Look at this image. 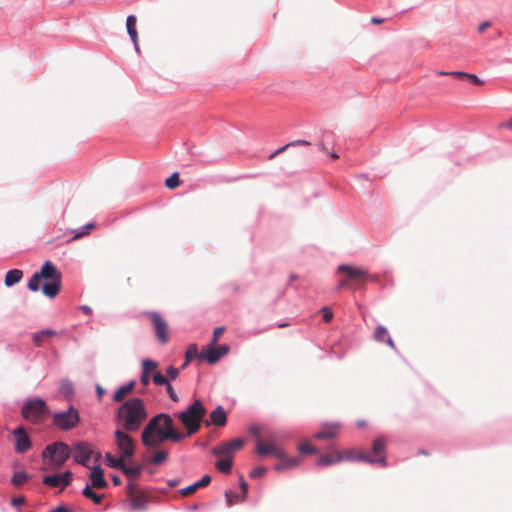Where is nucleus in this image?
I'll list each match as a JSON object with an SVG mask.
<instances>
[{
    "label": "nucleus",
    "mask_w": 512,
    "mask_h": 512,
    "mask_svg": "<svg viewBox=\"0 0 512 512\" xmlns=\"http://www.w3.org/2000/svg\"><path fill=\"white\" fill-rule=\"evenodd\" d=\"M141 467L139 466H127L125 462L121 468V471L130 478H137L141 473Z\"/></svg>",
    "instance_id": "32"
},
{
    "label": "nucleus",
    "mask_w": 512,
    "mask_h": 512,
    "mask_svg": "<svg viewBox=\"0 0 512 512\" xmlns=\"http://www.w3.org/2000/svg\"><path fill=\"white\" fill-rule=\"evenodd\" d=\"M384 20L383 19H380V18H376V17H373L371 19V22L374 23V24H380L382 23Z\"/></svg>",
    "instance_id": "64"
},
{
    "label": "nucleus",
    "mask_w": 512,
    "mask_h": 512,
    "mask_svg": "<svg viewBox=\"0 0 512 512\" xmlns=\"http://www.w3.org/2000/svg\"><path fill=\"white\" fill-rule=\"evenodd\" d=\"M144 315L150 319L157 340L161 344H166L169 341V326L167 321L162 315L155 311L145 312Z\"/></svg>",
    "instance_id": "8"
},
{
    "label": "nucleus",
    "mask_w": 512,
    "mask_h": 512,
    "mask_svg": "<svg viewBox=\"0 0 512 512\" xmlns=\"http://www.w3.org/2000/svg\"><path fill=\"white\" fill-rule=\"evenodd\" d=\"M13 435L15 438V451L17 453H25L31 448L32 444L30 438L22 426L16 428L13 431Z\"/></svg>",
    "instance_id": "12"
},
{
    "label": "nucleus",
    "mask_w": 512,
    "mask_h": 512,
    "mask_svg": "<svg viewBox=\"0 0 512 512\" xmlns=\"http://www.w3.org/2000/svg\"><path fill=\"white\" fill-rule=\"evenodd\" d=\"M71 481L72 473L70 471H66L62 475H60V484L62 486V489L68 486L71 483Z\"/></svg>",
    "instance_id": "43"
},
{
    "label": "nucleus",
    "mask_w": 512,
    "mask_h": 512,
    "mask_svg": "<svg viewBox=\"0 0 512 512\" xmlns=\"http://www.w3.org/2000/svg\"><path fill=\"white\" fill-rule=\"evenodd\" d=\"M243 445L244 441L242 439H234L220 446L214 447L212 449V454L215 456L232 455L233 452L241 449Z\"/></svg>",
    "instance_id": "14"
},
{
    "label": "nucleus",
    "mask_w": 512,
    "mask_h": 512,
    "mask_svg": "<svg viewBox=\"0 0 512 512\" xmlns=\"http://www.w3.org/2000/svg\"><path fill=\"white\" fill-rule=\"evenodd\" d=\"M350 281L348 280V277H346L345 279L341 280L337 286V289L340 290L342 289L343 287H345L346 285H348Z\"/></svg>",
    "instance_id": "61"
},
{
    "label": "nucleus",
    "mask_w": 512,
    "mask_h": 512,
    "mask_svg": "<svg viewBox=\"0 0 512 512\" xmlns=\"http://www.w3.org/2000/svg\"><path fill=\"white\" fill-rule=\"evenodd\" d=\"M41 279H43V276L41 275V271L34 273L28 282V289L32 292L38 291L39 287H40Z\"/></svg>",
    "instance_id": "33"
},
{
    "label": "nucleus",
    "mask_w": 512,
    "mask_h": 512,
    "mask_svg": "<svg viewBox=\"0 0 512 512\" xmlns=\"http://www.w3.org/2000/svg\"><path fill=\"white\" fill-rule=\"evenodd\" d=\"M227 422V415L222 406H218L210 414V421H206L205 425L208 427L210 424L222 427Z\"/></svg>",
    "instance_id": "21"
},
{
    "label": "nucleus",
    "mask_w": 512,
    "mask_h": 512,
    "mask_svg": "<svg viewBox=\"0 0 512 512\" xmlns=\"http://www.w3.org/2000/svg\"><path fill=\"white\" fill-rule=\"evenodd\" d=\"M338 272L345 273L348 280L354 282L357 286H363L369 278V274L365 269L350 265H340Z\"/></svg>",
    "instance_id": "11"
},
{
    "label": "nucleus",
    "mask_w": 512,
    "mask_h": 512,
    "mask_svg": "<svg viewBox=\"0 0 512 512\" xmlns=\"http://www.w3.org/2000/svg\"><path fill=\"white\" fill-rule=\"evenodd\" d=\"M83 496L93 501L94 504H100L102 502V499L104 497L103 494H97L93 491V488L89 485H86V487L82 491Z\"/></svg>",
    "instance_id": "31"
},
{
    "label": "nucleus",
    "mask_w": 512,
    "mask_h": 512,
    "mask_svg": "<svg viewBox=\"0 0 512 512\" xmlns=\"http://www.w3.org/2000/svg\"><path fill=\"white\" fill-rule=\"evenodd\" d=\"M125 458L120 455L119 458L114 457L111 453H107L105 455V461L107 465L111 468L121 470L123 463L125 462Z\"/></svg>",
    "instance_id": "30"
},
{
    "label": "nucleus",
    "mask_w": 512,
    "mask_h": 512,
    "mask_svg": "<svg viewBox=\"0 0 512 512\" xmlns=\"http://www.w3.org/2000/svg\"><path fill=\"white\" fill-rule=\"evenodd\" d=\"M128 432L123 429H118L114 432L118 452L125 459L132 457L135 453V441Z\"/></svg>",
    "instance_id": "7"
},
{
    "label": "nucleus",
    "mask_w": 512,
    "mask_h": 512,
    "mask_svg": "<svg viewBox=\"0 0 512 512\" xmlns=\"http://www.w3.org/2000/svg\"><path fill=\"white\" fill-rule=\"evenodd\" d=\"M266 468L264 467H256L250 472V477L257 478L261 477L266 473Z\"/></svg>",
    "instance_id": "48"
},
{
    "label": "nucleus",
    "mask_w": 512,
    "mask_h": 512,
    "mask_svg": "<svg viewBox=\"0 0 512 512\" xmlns=\"http://www.w3.org/2000/svg\"><path fill=\"white\" fill-rule=\"evenodd\" d=\"M90 485L92 488L95 489H104L108 486V482L104 478V471L100 466H95L90 475Z\"/></svg>",
    "instance_id": "17"
},
{
    "label": "nucleus",
    "mask_w": 512,
    "mask_h": 512,
    "mask_svg": "<svg viewBox=\"0 0 512 512\" xmlns=\"http://www.w3.org/2000/svg\"><path fill=\"white\" fill-rule=\"evenodd\" d=\"M465 79H469L475 85H481L483 82L474 74H468Z\"/></svg>",
    "instance_id": "55"
},
{
    "label": "nucleus",
    "mask_w": 512,
    "mask_h": 512,
    "mask_svg": "<svg viewBox=\"0 0 512 512\" xmlns=\"http://www.w3.org/2000/svg\"><path fill=\"white\" fill-rule=\"evenodd\" d=\"M225 497H226V500H227V502H228V505H230V506H231V505H233V504L235 503L234 498H235V499L237 498V496H236V495H234L232 492H229V491H227V492L225 493Z\"/></svg>",
    "instance_id": "56"
},
{
    "label": "nucleus",
    "mask_w": 512,
    "mask_h": 512,
    "mask_svg": "<svg viewBox=\"0 0 512 512\" xmlns=\"http://www.w3.org/2000/svg\"><path fill=\"white\" fill-rule=\"evenodd\" d=\"M135 383L132 381L127 385L119 387L113 395V400L115 402H121L123 399L133 391Z\"/></svg>",
    "instance_id": "27"
},
{
    "label": "nucleus",
    "mask_w": 512,
    "mask_h": 512,
    "mask_svg": "<svg viewBox=\"0 0 512 512\" xmlns=\"http://www.w3.org/2000/svg\"><path fill=\"white\" fill-rule=\"evenodd\" d=\"M206 414V409L200 400H195L186 410L179 413L178 418L187 430V436L197 433Z\"/></svg>",
    "instance_id": "4"
},
{
    "label": "nucleus",
    "mask_w": 512,
    "mask_h": 512,
    "mask_svg": "<svg viewBox=\"0 0 512 512\" xmlns=\"http://www.w3.org/2000/svg\"><path fill=\"white\" fill-rule=\"evenodd\" d=\"M167 377L171 380H175L179 375V370L177 368H174L173 366L168 367L167 371Z\"/></svg>",
    "instance_id": "50"
},
{
    "label": "nucleus",
    "mask_w": 512,
    "mask_h": 512,
    "mask_svg": "<svg viewBox=\"0 0 512 512\" xmlns=\"http://www.w3.org/2000/svg\"><path fill=\"white\" fill-rule=\"evenodd\" d=\"M345 457L349 460H360V461H365V462H368L371 464L378 463V464H381L382 466H386V464H387L386 457L384 455H381L379 457H371V456L366 455L362 451H353V450L347 451L345 453Z\"/></svg>",
    "instance_id": "15"
},
{
    "label": "nucleus",
    "mask_w": 512,
    "mask_h": 512,
    "mask_svg": "<svg viewBox=\"0 0 512 512\" xmlns=\"http://www.w3.org/2000/svg\"><path fill=\"white\" fill-rule=\"evenodd\" d=\"M42 481L44 484L51 486V487H57V486L61 485L59 474L44 476Z\"/></svg>",
    "instance_id": "39"
},
{
    "label": "nucleus",
    "mask_w": 512,
    "mask_h": 512,
    "mask_svg": "<svg viewBox=\"0 0 512 512\" xmlns=\"http://www.w3.org/2000/svg\"><path fill=\"white\" fill-rule=\"evenodd\" d=\"M221 459L216 462V468L223 472L229 473L232 469L233 459L231 455H221Z\"/></svg>",
    "instance_id": "28"
},
{
    "label": "nucleus",
    "mask_w": 512,
    "mask_h": 512,
    "mask_svg": "<svg viewBox=\"0 0 512 512\" xmlns=\"http://www.w3.org/2000/svg\"><path fill=\"white\" fill-rule=\"evenodd\" d=\"M96 391H97L99 400H101L105 393V390L100 385H97Z\"/></svg>",
    "instance_id": "62"
},
{
    "label": "nucleus",
    "mask_w": 512,
    "mask_h": 512,
    "mask_svg": "<svg viewBox=\"0 0 512 512\" xmlns=\"http://www.w3.org/2000/svg\"><path fill=\"white\" fill-rule=\"evenodd\" d=\"M136 22H137V19L134 15H129L126 19L127 32L135 46V49L138 51L139 47H138V33L136 30Z\"/></svg>",
    "instance_id": "23"
},
{
    "label": "nucleus",
    "mask_w": 512,
    "mask_h": 512,
    "mask_svg": "<svg viewBox=\"0 0 512 512\" xmlns=\"http://www.w3.org/2000/svg\"><path fill=\"white\" fill-rule=\"evenodd\" d=\"M255 452L265 457L268 455L282 456V450L277 446L275 438L273 436L267 437V439L259 438L257 440Z\"/></svg>",
    "instance_id": "10"
},
{
    "label": "nucleus",
    "mask_w": 512,
    "mask_h": 512,
    "mask_svg": "<svg viewBox=\"0 0 512 512\" xmlns=\"http://www.w3.org/2000/svg\"><path fill=\"white\" fill-rule=\"evenodd\" d=\"M58 332L53 329H44L32 335L35 346L40 347L49 338L57 336Z\"/></svg>",
    "instance_id": "24"
},
{
    "label": "nucleus",
    "mask_w": 512,
    "mask_h": 512,
    "mask_svg": "<svg viewBox=\"0 0 512 512\" xmlns=\"http://www.w3.org/2000/svg\"><path fill=\"white\" fill-rule=\"evenodd\" d=\"M240 486H241V490H242V494H243L242 499H244L246 494H247L248 486H247V483L245 481H242Z\"/></svg>",
    "instance_id": "59"
},
{
    "label": "nucleus",
    "mask_w": 512,
    "mask_h": 512,
    "mask_svg": "<svg viewBox=\"0 0 512 512\" xmlns=\"http://www.w3.org/2000/svg\"><path fill=\"white\" fill-rule=\"evenodd\" d=\"M165 185L169 189H175L180 185L179 173L174 172L170 177H168L165 181Z\"/></svg>",
    "instance_id": "38"
},
{
    "label": "nucleus",
    "mask_w": 512,
    "mask_h": 512,
    "mask_svg": "<svg viewBox=\"0 0 512 512\" xmlns=\"http://www.w3.org/2000/svg\"><path fill=\"white\" fill-rule=\"evenodd\" d=\"M29 479H30V477H29V475L26 472L19 471V472L14 473V475L12 477V483L15 486H20V485H22L23 483H25Z\"/></svg>",
    "instance_id": "35"
},
{
    "label": "nucleus",
    "mask_w": 512,
    "mask_h": 512,
    "mask_svg": "<svg viewBox=\"0 0 512 512\" xmlns=\"http://www.w3.org/2000/svg\"><path fill=\"white\" fill-rule=\"evenodd\" d=\"M224 331H225L224 327L215 328L213 331V337H212V341L210 344L216 345L217 341L223 335Z\"/></svg>",
    "instance_id": "45"
},
{
    "label": "nucleus",
    "mask_w": 512,
    "mask_h": 512,
    "mask_svg": "<svg viewBox=\"0 0 512 512\" xmlns=\"http://www.w3.org/2000/svg\"><path fill=\"white\" fill-rule=\"evenodd\" d=\"M24 503H25V498L23 496L14 497L11 500V504L13 506H20V505H23Z\"/></svg>",
    "instance_id": "53"
},
{
    "label": "nucleus",
    "mask_w": 512,
    "mask_h": 512,
    "mask_svg": "<svg viewBox=\"0 0 512 512\" xmlns=\"http://www.w3.org/2000/svg\"><path fill=\"white\" fill-rule=\"evenodd\" d=\"M386 447V441L383 437H378L375 439L372 445V452L375 455H380L384 453Z\"/></svg>",
    "instance_id": "34"
},
{
    "label": "nucleus",
    "mask_w": 512,
    "mask_h": 512,
    "mask_svg": "<svg viewBox=\"0 0 512 512\" xmlns=\"http://www.w3.org/2000/svg\"><path fill=\"white\" fill-rule=\"evenodd\" d=\"M210 482H211V477H210V475L206 474L198 482H196V485L198 486V488H201V487H205V486L209 485Z\"/></svg>",
    "instance_id": "51"
},
{
    "label": "nucleus",
    "mask_w": 512,
    "mask_h": 512,
    "mask_svg": "<svg viewBox=\"0 0 512 512\" xmlns=\"http://www.w3.org/2000/svg\"><path fill=\"white\" fill-rule=\"evenodd\" d=\"M321 313H322V317H323L324 322L328 323V322H330L332 320L333 313H332V311L328 307H323L321 309Z\"/></svg>",
    "instance_id": "47"
},
{
    "label": "nucleus",
    "mask_w": 512,
    "mask_h": 512,
    "mask_svg": "<svg viewBox=\"0 0 512 512\" xmlns=\"http://www.w3.org/2000/svg\"><path fill=\"white\" fill-rule=\"evenodd\" d=\"M46 413V403L42 399L28 401L22 408V416L35 424L40 423Z\"/></svg>",
    "instance_id": "6"
},
{
    "label": "nucleus",
    "mask_w": 512,
    "mask_h": 512,
    "mask_svg": "<svg viewBox=\"0 0 512 512\" xmlns=\"http://www.w3.org/2000/svg\"><path fill=\"white\" fill-rule=\"evenodd\" d=\"M491 26V23L488 22V21H485L483 23H481L478 27V31L480 33H483L487 28H489Z\"/></svg>",
    "instance_id": "58"
},
{
    "label": "nucleus",
    "mask_w": 512,
    "mask_h": 512,
    "mask_svg": "<svg viewBox=\"0 0 512 512\" xmlns=\"http://www.w3.org/2000/svg\"><path fill=\"white\" fill-rule=\"evenodd\" d=\"M50 512H72L70 509L65 506H58L57 508L51 510Z\"/></svg>",
    "instance_id": "60"
},
{
    "label": "nucleus",
    "mask_w": 512,
    "mask_h": 512,
    "mask_svg": "<svg viewBox=\"0 0 512 512\" xmlns=\"http://www.w3.org/2000/svg\"><path fill=\"white\" fill-rule=\"evenodd\" d=\"M81 309L86 314H91V312H92V309L89 306H86V305L82 306Z\"/></svg>",
    "instance_id": "63"
},
{
    "label": "nucleus",
    "mask_w": 512,
    "mask_h": 512,
    "mask_svg": "<svg viewBox=\"0 0 512 512\" xmlns=\"http://www.w3.org/2000/svg\"><path fill=\"white\" fill-rule=\"evenodd\" d=\"M43 466L41 470H58L71 456V448L64 442L47 445L42 452Z\"/></svg>",
    "instance_id": "3"
},
{
    "label": "nucleus",
    "mask_w": 512,
    "mask_h": 512,
    "mask_svg": "<svg viewBox=\"0 0 512 512\" xmlns=\"http://www.w3.org/2000/svg\"><path fill=\"white\" fill-rule=\"evenodd\" d=\"M228 352L229 346L227 345H220L216 347V345L210 344L205 354V359L209 364H215Z\"/></svg>",
    "instance_id": "16"
},
{
    "label": "nucleus",
    "mask_w": 512,
    "mask_h": 512,
    "mask_svg": "<svg viewBox=\"0 0 512 512\" xmlns=\"http://www.w3.org/2000/svg\"><path fill=\"white\" fill-rule=\"evenodd\" d=\"M148 418L146 406L141 398L133 397L117 409L116 419L124 431H137Z\"/></svg>",
    "instance_id": "2"
},
{
    "label": "nucleus",
    "mask_w": 512,
    "mask_h": 512,
    "mask_svg": "<svg viewBox=\"0 0 512 512\" xmlns=\"http://www.w3.org/2000/svg\"><path fill=\"white\" fill-rule=\"evenodd\" d=\"M167 456H168L167 452H165V451H158V452H156L152 456L151 462L153 464H156V465L160 464V463L164 462L167 459Z\"/></svg>",
    "instance_id": "42"
},
{
    "label": "nucleus",
    "mask_w": 512,
    "mask_h": 512,
    "mask_svg": "<svg viewBox=\"0 0 512 512\" xmlns=\"http://www.w3.org/2000/svg\"><path fill=\"white\" fill-rule=\"evenodd\" d=\"M195 358H199L200 360H202L205 358V355L200 354L198 351V346L193 343V344H190L186 350V353H185L186 364H188L191 360H193Z\"/></svg>",
    "instance_id": "29"
},
{
    "label": "nucleus",
    "mask_w": 512,
    "mask_h": 512,
    "mask_svg": "<svg viewBox=\"0 0 512 512\" xmlns=\"http://www.w3.org/2000/svg\"><path fill=\"white\" fill-rule=\"evenodd\" d=\"M166 390H167V393L169 394L170 398L174 401V402H177L178 401V396L177 394L175 393L173 387L171 386L170 383H168V385H166Z\"/></svg>",
    "instance_id": "52"
},
{
    "label": "nucleus",
    "mask_w": 512,
    "mask_h": 512,
    "mask_svg": "<svg viewBox=\"0 0 512 512\" xmlns=\"http://www.w3.org/2000/svg\"><path fill=\"white\" fill-rule=\"evenodd\" d=\"M128 494L131 498L132 506L135 509H144L148 499L147 496L140 490L134 488L132 484L129 485Z\"/></svg>",
    "instance_id": "19"
},
{
    "label": "nucleus",
    "mask_w": 512,
    "mask_h": 512,
    "mask_svg": "<svg viewBox=\"0 0 512 512\" xmlns=\"http://www.w3.org/2000/svg\"><path fill=\"white\" fill-rule=\"evenodd\" d=\"M185 434L174 429L173 420L165 413L152 417L144 427L141 434V441L147 448H157L166 440L179 442Z\"/></svg>",
    "instance_id": "1"
},
{
    "label": "nucleus",
    "mask_w": 512,
    "mask_h": 512,
    "mask_svg": "<svg viewBox=\"0 0 512 512\" xmlns=\"http://www.w3.org/2000/svg\"><path fill=\"white\" fill-rule=\"evenodd\" d=\"M79 421V412L74 407H70L67 411L56 413L53 416V424L65 431L74 428Z\"/></svg>",
    "instance_id": "9"
},
{
    "label": "nucleus",
    "mask_w": 512,
    "mask_h": 512,
    "mask_svg": "<svg viewBox=\"0 0 512 512\" xmlns=\"http://www.w3.org/2000/svg\"><path fill=\"white\" fill-rule=\"evenodd\" d=\"M439 74H441V75H451V76L459 78V79H465V77L468 76V73L461 72V71L440 72Z\"/></svg>",
    "instance_id": "49"
},
{
    "label": "nucleus",
    "mask_w": 512,
    "mask_h": 512,
    "mask_svg": "<svg viewBox=\"0 0 512 512\" xmlns=\"http://www.w3.org/2000/svg\"><path fill=\"white\" fill-rule=\"evenodd\" d=\"M94 227H95V224H94V223H89V224H87L86 226H84V227L82 228V230H81V231H79V232L75 233V235L73 236V238H72L71 240H77V239H79V238H81V237H83V236H85V235H88V234L90 233V231H91L92 229H94Z\"/></svg>",
    "instance_id": "41"
},
{
    "label": "nucleus",
    "mask_w": 512,
    "mask_h": 512,
    "mask_svg": "<svg viewBox=\"0 0 512 512\" xmlns=\"http://www.w3.org/2000/svg\"><path fill=\"white\" fill-rule=\"evenodd\" d=\"M23 277V272L22 270H19V269H12V270H9L6 275H5V280H4V283L7 287H11L13 286L14 284L20 282V280L22 279Z\"/></svg>",
    "instance_id": "26"
},
{
    "label": "nucleus",
    "mask_w": 512,
    "mask_h": 512,
    "mask_svg": "<svg viewBox=\"0 0 512 512\" xmlns=\"http://www.w3.org/2000/svg\"><path fill=\"white\" fill-rule=\"evenodd\" d=\"M373 336L376 341H378V342L386 341V343L391 348H395V344H394L393 340L388 336V331L384 326H382V325L377 326L374 331Z\"/></svg>",
    "instance_id": "25"
},
{
    "label": "nucleus",
    "mask_w": 512,
    "mask_h": 512,
    "mask_svg": "<svg viewBox=\"0 0 512 512\" xmlns=\"http://www.w3.org/2000/svg\"><path fill=\"white\" fill-rule=\"evenodd\" d=\"M276 457L279 458V460H280L279 463H277L274 466V469L276 471H283L286 469L296 467L300 462L299 458H290L283 451H282V456H276Z\"/></svg>",
    "instance_id": "22"
},
{
    "label": "nucleus",
    "mask_w": 512,
    "mask_h": 512,
    "mask_svg": "<svg viewBox=\"0 0 512 512\" xmlns=\"http://www.w3.org/2000/svg\"><path fill=\"white\" fill-rule=\"evenodd\" d=\"M343 458H344V456L340 451H338L336 449H332L329 453L323 454L319 457V459L317 460V465L318 466L331 465V464L340 462Z\"/></svg>",
    "instance_id": "20"
},
{
    "label": "nucleus",
    "mask_w": 512,
    "mask_h": 512,
    "mask_svg": "<svg viewBox=\"0 0 512 512\" xmlns=\"http://www.w3.org/2000/svg\"><path fill=\"white\" fill-rule=\"evenodd\" d=\"M41 275L43 279L51 280L43 284V294L49 298L56 297L61 289V273L52 262L46 261L41 268Z\"/></svg>",
    "instance_id": "5"
},
{
    "label": "nucleus",
    "mask_w": 512,
    "mask_h": 512,
    "mask_svg": "<svg viewBox=\"0 0 512 512\" xmlns=\"http://www.w3.org/2000/svg\"><path fill=\"white\" fill-rule=\"evenodd\" d=\"M150 381V375L142 372L140 382L142 385L147 386Z\"/></svg>",
    "instance_id": "57"
},
{
    "label": "nucleus",
    "mask_w": 512,
    "mask_h": 512,
    "mask_svg": "<svg viewBox=\"0 0 512 512\" xmlns=\"http://www.w3.org/2000/svg\"><path fill=\"white\" fill-rule=\"evenodd\" d=\"M153 381L157 385H168V378L163 376L160 372H155L153 374Z\"/></svg>",
    "instance_id": "44"
},
{
    "label": "nucleus",
    "mask_w": 512,
    "mask_h": 512,
    "mask_svg": "<svg viewBox=\"0 0 512 512\" xmlns=\"http://www.w3.org/2000/svg\"><path fill=\"white\" fill-rule=\"evenodd\" d=\"M293 145H310V143L306 140H297V141H294V142H291V143H288L286 144L285 146L277 149L275 152H273L270 156H269V159L272 160L276 155L282 153L283 151H285L289 146H293Z\"/></svg>",
    "instance_id": "36"
},
{
    "label": "nucleus",
    "mask_w": 512,
    "mask_h": 512,
    "mask_svg": "<svg viewBox=\"0 0 512 512\" xmlns=\"http://www.w3.org/2000/svg\"><path fill=\"white\" fill-rule=\"evenodd\" d=\"M158 367V364L157 362L155 361H152V360H143L142 362V372L146 373V374H151V373H155L156 369Z\"/></svg>",
    "instance_id": "37"
},
{
    "label": "nucleus",
    "mask_w": 512,
    "mask_h": 512,
    "mask_svg": "<svg viewBox=\"0 0 512 512\" xmlns=\"http://www.w3.org/2000/svg\"><path fill=\"white\" fill-rule=\"evenodd\" d=\"M298 449L303 454H312L318 452L317 449L307 441L300 443Z\"/></svg>",
    "instance_id": "40"
},
{
    "label": "nucleus",
    "mask_w": 512,
    "mask_h": 512,
    "mask_svg": "<svg viewBox=\"0 0 512 512\" xmlns=\"http://www.w3.org/2000/svg\"><path fill=\"white\" fill-rule=\"evenodd\" d=\"M198 489H199L198 486L196 485V483H194L192 485L187 486L186 488H183L181 490V494L183 496H189V495L195 493Z\"/></svg>",
    "instance_id": "46"
},
{
    "label": "nucleus",
    "mask_w": 512,
    "mask_h": 512,
    "mask_svg": "<svg viewBox=\"0 0 512 512\" xmlns=\"http://www.w3.org/2000/svg\"><path fill=\"white\" fill-rule=\"evenodd\" d=\"M340 430L339 423H329L322 426L321 430L315 433L314 438L323 440V439H333L338 436Z\"/></svg>",
    "instance_id": "18"
},
{
    "label": "nucleus",
    "mask_w": 512,
    "mask_h": 512,
    "mask_svg": "<svg viewBox=\"0 0 512 512\" xmlns=\"http://www.w3.org/2000/svg\"><path fill=\"white\" fill-rule=\"evenodd\" d=\"M73 452H74L73 453L74 460L77 463H79L83 466H86L88 460L91 457L92 449H91L90 445H88L87 443L79 442L74 445Z\"/></svg>",
    "instance_id": "13"
},
{
    "label": "nucleus",
    "mask_w": 512,
    "mask_h": 512,
    "mask_svg": "<svg viewBox=\"0 0 512 512\" xmlns=\"http://www.w3.org/2000/svg\"><path fill=\"white\" fill-rule=\"evenodd\" d=\"M261 429L258 426H252L250 427V433L256 438V441L259 438H262L260 435Z\"/></svg>",
    "instance_id": "54"
}]
</instances>
